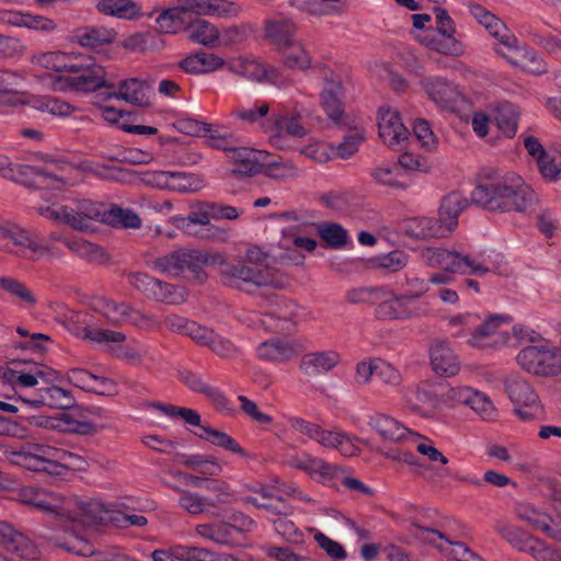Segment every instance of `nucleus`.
Returning a JSON list of instances; mask_svg holds the SVG:
<instances>
[{
	"label": "nucleus",
	"instance_id": "obj_1",
	"mask_svg": "<svg viewBox=\"0 0 561 561\" xmlns=\"http://www.w3.org/2000/svg\"><path fill=\"white\" fill-rule=\"evenodd\" d=\"M472 203L494 213H526L537 201L535 191L516 173L484 169L471 193Z\"/></svg>",
	"mask_w": 561,
	"mask_h": 561
},
{
	"label": "nucleus",
	"instance_id": "obj_2",
	"mask_svg": "<svg viewBox=\"0 0 561 561\" xmlns=\"http://www.w3.org/2000/svg\"><path fill=\"white\" fill-rule=\"evenodd\" d=\"M220 280L225 286L255 294L260 288L271 287L283 289L286 282L283 275L271 266H250L243 261L222 262L220 265Z\"/></svg>",
	"mask_w": 561,
	"mask_h": 561
},
{
	"label": "nucleus",
	"instance_id": "obj_3",
	"mask_svg": "<svg viewBox=\"0 0 561 561\" xmlns=\"http://www.w3.org/2000/svg\"><path fill=\"white\" fill-rule=\"evenodd\" d=\"M218 257V254H210L201 250L180 249L156 259L153 266L170 276L188 273L193 278L204 282L206 279L204 266L215 263Z\"/></svg>",
	"mask_w": 561,
	"mask_h": 561
},
{
	"label": "nucleus",
	"instance_id": "obj_4",
	"mask_svg": "<svg viewBox=\"0 0 561 561\" xmlns=\"http://www.w3.org/2000/svg\"><path fill=\"white\" fill-rule=\"evenodd\" d=\"M0 250L33 261L44 255L59 256L41 243L34 231L13 222L0 225Z\"/></svg>",
	"mask_w": 561,
	"mask_h": 561
},
{
	"label": "nucleus",
	"instance_id": "obj_5",
	"mask_svg": "<svg viewBox=\"0 0 561 561\" xmlns=\"http://www.w3.org/2000/svg\"><path fill=\"white\" fill-rule=\"evenodd\" d=\"M56 320L71 334L96 343H122L126 340L122 332L98 328L95 317L89 312L64 307Z\"/></svg>",
	"mask_w": 561,
	"mask_h": 561
},
{
	"label": "nucleus",
	"instance_id": "obj_6",
	"mask_svg": "<svg viewBox=\"0 0 561 561\" xmlns=\"http://www.w3.org/2000/svg\"><path fill=\"white\" fill-rule=\"evenodd\" d=\"M504 389L514 404V414L523 422L545 420V408L533 386L518 374L504 380Z\"/></svg>",
	"mask_w": 561,
	"mask_h": 561
},
{
	"label": "nucleus",
	"instance_id": "obj_7",
	"mask_svg": "<svg viewBox=\"0 0 561 561\" xmlns=\"http://www.w3.org/2000/svg\"><path fill=\"white\" fill-rule=\"evenodd\" d=\"M69 72L73 76L66 78V82L71 90L84 93L102 88L115 90V84L107 79L105 68L90 56L75 57Z\"/></svg>",
	"mask_w": 561,
	"mask_h": 561
},
{
	"label": "nucleus",
	"instance_id": "obj_8",
	"mask_svg": "<svg viewBox=\"0 0 561 561\" xmlns=\"http://www.w3.org/2000/svg\"><path fill=\"white\" fill-rule=\"evenodd\" d=\"M257 298V306L264 309V324L276 332L291 331L296 328L300 307L294 300L266 291H260Z\"/></svg>",
	"mask_w": 561,
	"mask_h": 561
},
{
	"label": "nucleus",
	"instance_id": "obj_9",
	"mask_svg": "<svg viewBox=\"0 0 561 561\" xmlns=\"http://www.w3.org/2000/svg\"><path fill=\"white\" fill-rule=\"evenodd\" d=\"M516 359L527 373L541 377L561 375V354L548 343L524 347Z\"/></svg>",
	"mask_w": 561,
	"mask_h": 561
},
{
	"label": "nucleus",
	"instance_id": "obj_10",
	"mask_svg": "<svg viewBox=\"0 0 561 561\" xmlns=\"http://www.w3.org/2000/svg\"><path fill=\"white\" fill-rule=\"evenodd\" d=\"M422 259L428 266L440 267L449 273L484 275L489 272L488 267L476 263L470 256L443 248L424 249Z\"/></svg>",
	"mask_w": 561,
	"mask_h": 561
},
{
	"label": "nucleus",
	"instance_id": "obj_11",
	"mask_svg": "<svg viewBox=\"0 0 561 561\" xmlns=\"http://www.w3.org/2000/svg\"><path fill=\"white\" fill-rule=\"evenodd\" d=\"M323 75L324 89L321 92L322 106L329 118L339 127L343 125L344 108L342 99L344 89L340 77L325 65L318 64L313 67Z\"/></svg>",
	"mask_w": 561,
	"mask_h": 561
},
{
	"label": "nucleus",
	"instance_id": "obj_12",
	"mask_svg": "<svg viewBox=\"0 0 561 561\" xmlns=\"http://www.w3.org/2000/svg\"><path fill=\"white\" fill-rule=\"evenodd\" d=\"M430 99L445 111L456 112L465 98L457 85L440 77H427L421 81Z\"/></svg>",
	"mask_w": 561,
	"mask_h": 561
},
{
	"label": "nucleus",
	"instance_id": "obj_13",
	"mask_svg": "<svg viewBox=\"0 0 561 561\" xmlns=\"http://www.w3.org/2000/svg\"><path fill=\"white\" fill-rule=\"evenodd\" d=\"M527 153L536 161L539 173L548 182H557L561 176V161L557 153L548 151L534 136L523 139Z\"/></svg>",
	"mask_w": 561,
	"mask_h": 561
},
{
	"label": "nucleus",
	"instance_id": "obj_14",
	"mask_svg": "<svg viewBox=\"0 0 561 561\" xmlns=\"http://www.w3.org/2000/svg\"><path fill=\"white\" fill-rule=\"evenodd\" d=\"M469 11L476 21L497 41L495 47L516 49V36L502 20L478 3H470Z\"/></svg>",
	"mask_w": 561,
	"mask_h": 561
},
{
	"label": "nucleus",
	"instance_id": "obj_15",
	"mask_svg": "<svg viewBox=\"0 0 561 561\" xmlns=\"http://www.w3.org/2000/svg\"><path fill=\"white\" fill-rule=\"evenodd\" d=\"M410 409L424 417H433L442 408L439 383L421 382L407 396Z\"/></svg>",
	"mask_w": 561,
	"mask_h": 561
},
{
	"label": "nucleus",
	"instance_id": "obj_16",
	"mask_svg": "<svg viewBox=\"0 0 561 561\" xmlns=\"http://www.w3.org/2000/svg\"><path fill=\"white\" fill-rule=\"evenodd\" d=\"M302 352L296 340L273 337L259 344L256 353L260 359L270 363L285 364L297 358Z\"/></svg>",
	"mask_w": 561,
	"mask_h": 561
},
{
	"label": "nucleus",
	"instance_id": "obj_17",
	"mask_svg": "<svg viewBox=\"0 0 561 561\" xmlns=\"http://www.w3.org/2000/svg\"><path fill=\"white\" fill-rule=\"evenodd\" d=\"M390 298L379 302L375 317L381 321L408 320L426 314L424 308H411V304L401 294L389 293Z\"/></svg>",
	"mask_w": 561,
	"mask_h": 561
},
{
	"label": "nucleus",
	"instance_id": "obj_18",
	"mask_svg": "<svg viewBox=\"0 0 561 561\" xmlns=\"http://www.w3.org/2000/svg\"><path fill=\"white\" fill-rule=\"evenodd\" d=\"M180 380L193 392L204 394L214 407L221 412H232V407L226 394L216 387L208 385L202 375L192 371H180Z\"/></svg>",
	"mask_w": 561,
	"mask_h": 561
},
{
	"label": "nucleus",
	"instance_id": "obj_19",
	"mask_svg": "<svg viewBox=\"0 0 561 561\" xmlns=\"http://www.w3.org/2000/svg\"><path fill=\"white\" fill-rule=\"evenodd\" d=\"M263 152L247 147H236L228 151V160L231 164L230 172L238 178H250L261 174Z\"/></svg>",
	"mask_w": 561,
	"mask_h": 561
},
{
	"label": "nucleus",
	"instance_id": "obj_20",
	"mask_svg": "<svg viewBox=\"0 0 561 561\" xmlns=\"http://www.w3.org/2000/svg\"><path fill=\"white\" fill-rule=\"evenodd\" d=\"M515 47L516 49L494 47V50L514 67H522L523 69L536 75H541L547 71L546 62L534 49H530L527 46H520L517 38Z\"/></svg>",
	"mask_w": 561,
	"mask_h": 561
},
{
	"label": "nucleus",
	"instance_id": "obj_21",
	"mask_svg": "<svg viewBox=\"0 0 561 561\" xmlns=\"http://www.w3.org/2000/svg\"><path fill=\"white\" fill-rule=\"evenodd\" d=\"M378 130L379 137L389 147L407 140L410 135L409 129L401 122L400 113L391 108L379 111Z\"/></svg>",
	"mask_w": 561,
	"mask_h": 561
},
{
	"label": "nucleus",
	"instance_id": "obj_22",
	"mask_svg": "<svg viewBox=\"0 0 561 561\" xmlns=\"http://www.w3.org/2000/svg\"><path fill=\"white\" fill-rule=\"evenodd\" d=\"M106 208L107 207L103 204L83 199L77 203L76 208L69 207V209H65V216L68 221H71L72 229L87 231L90 228V220L104 224Z\"/></svg>",
	"mask_w": 561,
	"mask_h": 561
},
{
	"label": "nucleus",
	"instance_id": "obj_23",
	"mask_svg": "<svg viewBox=\"0 0 561 561\" xmlns=\"http://www.w3.org/2000/svg\"><path fill=\"white\" fill-rule=\"evenodd\" d=\"M430 359L433 370L443 377L455 376L460 369V363L446 340L432 342Z\"/></svg>",
	"mask_w": 561,
	"mask_h": 561
},
{
	"label": "nucleus",
	"instance_id": "obj_24",
	"mask_svg": "<svg viewBox=\"0 0 561 561\" xmlns=\"http://www.w3.org/2000/svg\"><path fill=\"white\" fill-rule=\"evenodd\" d=\"M19 399L35 408L46 405L51 409L67 410L76 405V399L71 391L54 385L39 388L37 397L33 400L22 397Z\"/></svg>",
	"mask_w": 561,
	"mask_h": 561
},
{
	"label": "nucleus",
	"instance_id": "obj_25",
	"mask_svg": "<svg viewBox=\"0 0 561 561\" xmlns=\"http://www.w3.org/2000/svg\"><path fill=\"white\" fill-rule=\"evenodd\" d=\"M297 25L290 19L267 20L264 24L266 39L275 45L279 51L294 46Z\"/></svg>",
	"mask_w": 561,
	"mask_h": 561
},
{
	"label": "nucleus",
	"instance_id": "obj_26",
	"mask_svg": "<svg viewBox=\"0 0 561 561\" xmlns=\"http://www.w3.org/2000/svg\"><path fill=\"white\" fill-rule=\"evenodd\" d=\"M341 362V355L334 350L311 352L305 354L299 363V369L307 376L325 375Z\"/></svg>",
	"mask_w": 561,
	"mask_h": 561
},
{
	"label": "nucleus",
	"instance_id": "obj_27",
	"mask_svg": "<svg viewBox=\"0 0 561 561\" xmlns=\"http://www.w3.org/2000/svg\"><path fill=\"white\" fill-rule=\"evenodd\" d=\"M288 465L306 471L311 477L319 474L323 480H332L341 472L339 467L308 454L293 456L288 459Z\"/></svg>",
	"mask_w": 561,
	"mask_h": 561
},
{
	"label": "nucleus",
	"instance_id": "obj_28",
	"mask_svg": "<svg viewBox=\"0 0 561 561\" xmlns=\"http://www.w3.org/2000/svg\"><path fill=\"white\" fill-rule=\"evenodd\" d=\"M469 206V201L458 192L447 194L439 207L438 221L446 228V234L458 224V216Z\"/></svg>",
	"mask_w": 561,
	"mask_h": 561
},
{
	"label": "nucleus",
	"instance_id": "obj_29",
	"mask_svg": "<svg viewBox=\"0 0 561 561\" xmlns=\"http://www.w3.org/2000/svg\"><path fill=\"white\" fill-rule=\"evenodd\" d=\"M148 84L137 78L123 80L118 84V91L112 90L106 93L105 99L124 100L130 104L145 106L148 105L147 96Z\"/></svg>",
	"mask_w": 561,
	"mask_h": 561
},
{
	"label": "nucleus",
	"instance_id": "obj_30",
	"mask_svg": "<svg viewBox=\"0 0 561 561\" xmlns=\"http://www.w3.org/2000/svg\"><path fill=\"white\" fill-rule=\"evenodd\" d=\"M99 310L103 318L113 325H121L124 323H138L142 316L134 310L125 302H115L112 300H102L99 302Z\"/></svg>",
	"mask_w": 561,
	"mask_h": 561
},
{
	"label": "nucleus",
	"instance_id": "obj_31",
	"mask_svg": "<svg viewBox=\"0 0 561 561\" xmlns=\"http://www.w3.org/2000/svg\"><path fill=\"white\" fill-rule=\"evenodd\" d=\"M404 233L413 239L444 238L446 228L436 218L415 217L408 219L403 226Z\"/></svg>",
	"mask_w": 561,
	"mask_h": 561
},
{
	"label": "nucleus",
	"instance_id": "obj_32",
	"mask_svg": "<svg viewBox=\"0 0 561 561\" xmlns=\"http://www.w3.org/2000/svg\"><path fill=\"white\" fill-rule=\"evenodd\" d=\"M512 319L510 316H491L485 319L482 323L476 324L474 331L471 332V337L468 340V344L473 347H489L492 345V337L500 328L501 324L510 322Z\"/></svg>",
	"mask_w": 561,
	"mask_h": 561
},
{
	"label": "nucleus",
	"instance_id": "obj_33",
	"mask_svg": "<svg viewBox=\"0 0 561 561\" xmlns=\"http://www.w3.org/2000/svg\"><path fill=\"white\" fill-rule=\"evenodd\" d=\"M370 176L376 184L388 186L392 190H407L410 186L408 172L399 167H377L370 170Z\"/></svg>",
	"mask_w": 561,
	"mask_h": 561
},
{
	"label": "nucleus",
	"instance_id": "obj_34",
	"mask_svg": "<svg viewBox=\"0 0 561 561\" xmlns=\"http://www.w3.org/2000/svg\"><path fill=\"white\" fill-rule=\"evenodd\" d=\"M368 425L382 438L392 442L403 439L409 433V430L405 426L386 414H375L370 416Z\"/></svg>",
	"mask_w": 561,
	"mask_h": 561
},
{
	"label": "nucleus",
	"instance_id": "obj_35",
	"mask_svg": "<svg viewBox=\"0 0 561 561\" xmlns=\"http://www.w3.org/2000/svg\"><path fill=\"white\" fill-rule=\"evenodd\" d=\"M224 65V59L207 53H197L195 55L187 56L182 59L179 64L180 68L193 75L205 73L214 71Z\"/></svg>",
	"mask_w": 561,
	"mask_h": 561
},
{
	"label": "nucleus",
	"instance_id": "obj_36",
	"mask_svg": "<svg viewBox=\"0 0 561 561\" xmlns=\"http://www.w3.org/2000/svg\"><path fill=\"white\" fill-rule=\"evenodd\" d=\"M96 9L105 15L124 20H136L141 15L140 7L131 0H101Z\"/></svg>",
	"mask_w": 561,
	"mask_h": 561
},
{
	"label": "nucleus",
	"instance_id": "obj_37",
	"mask_svg": "<svg viewBox=\"0 0 561 561\" xmlns=\"http://www.w3.org/2000/svg\"><path fill=\"white\" fill-rule=\"evenodd\" d=\"M520 111L517 105L502 102L495 108V122L499 129L508 138L516 135Z\"/></svg>",
	"mask_w": 561,
	"mask_h": 561
},
{
	"label": "nucleus",
	"instance_id": "obj_38",
	"mask_svg": "<svg viewBox=\"0 0 561 561\" xmlns=\"http://www.w3.org/2000/svg\"><path fill=\"white\" fill-rule=\"evenodd\" d=\"M199 438L209 442L210 444L229 450L233 454L249 458V453L243 449L234 438L225 432L213 428L210 426H201V432L195 433Z\"/></svg>",
	"mask_w": 561,
	"mask_h": 561
},
{
	"label": "nucleus",
	"instance_id": "obj_39",
	"mask_svg": "<svg viewBox=\"0 0 561 561\" xmlns=\"http://www.w3.org/2000/svg\"><path fill=\"white\" fill-rule=\"evenodd\" d=\"M104 224L125 229H138L141 227V218L131 209H124L117 205L106 208Z\"/></svg>",
	"mask_w": 561,
	"mask_h": 561
},
{
	"label": "nucleus",
	"instance_id": "obj_40",
	"mask_svg": "<svg viewBox=\"0 0 561 561\" xmlns=\"http://www.w3.org/2000/svg\"><path fill=\"white\" fill-rule=\"evenodd\" d=\"M116 33L114 30H110L103 26L100 27H88L82 31H78L76 34L77 42L89 48H96L105 44H111L115 41Z\"/></svg>",
	"mask_w": 561,
	"mask_h": 561
},
{
	"label": "nucleus",
	"instance_id": "obj_41",
	"mask_svg": "<svg viewBox=\"0 0 561 561\" xmlns=\"http://www.w3.org/2000/svg\"><path fill=\"white\" fill-rule=\"evenodd\" d=\"M283 51V65L287 69L306 72L312 68V57L304 44L295 43L294 46Z\"/></svg>",
	"mask_w": 561,
	"mask_h": 561
},
{
	"label": "nucleus",
	"instance_id": "obj_42",
	"mask_svg": "<svg viewBox=\"0 0 561 561\" xmlns=\"http://www.w3.org/2000/svg\"><path fill=\"white\" fill-rule=\"evenodd\" d=\"M495 529L510 545L520 552H527L535 539V537L523 529L506 523H497Z\"/></svg>",
	"mask_w": 561,
	"mask_h": 561
},
{
	"label": "nucleus",
	"instance_id": "obj_43",
	"mask_svg": "<svg viewBox=\"0 0 561 561\" xmlns=\"http://www.w3.org/2000/svg\"><path fill=\"white\" fill-rule=\"evenodd\" d=\"M75 57L62 51L38 53L32 57L33 64L57 72L70 70Z\"/></svg>",
	"mask_w": 561,
	"mask_h": 561
},
{
	"label": "nucleus",
	"instance_id": "obj_44",
	"mask_svg": "<svg viewBox=\"0 0 561 561\" xmlns=\"http://www.w3.org/2000/svg\"><path fill=\"white\" fill-rule=\"evenodd\" d=\"M195 533L217 545H230L233 541L231 527L225 522L199 524L195 527Z\"/></svg>",
	"mask_w": 561,
	"mask_h": 561
},
{
	"label": "nucleus",
	"instance_id": "obj_45",
	"mask_svg": "<svg viewBox=\"0 0 561 561\" xmlns=\"http://www.w3.org/2000/svg\"><path fill=\"white\" fill-rule=\"evenodd\" d=\"M186 296L187 294L184 287L158 279L149 298L164 304L180 305L186 300Z\"/></svg>",
	"mask_w": 561,
	"mask_h": 561
},
{
	"label": "nucleus",
	"instance_id": "obj_46",
	"mask_svg": "<svg viewBox=\"0 0 561 561\" xmlns=\"http://www.w3.org/2000/svg\"><path fill=\"white\" fill-rule=\"evenodd\" d=\"M19 495L21 502L34 506L35 508L44 512H56L57 504L54 503L53 495L45 490L26 486L21 489Z\"/></svg>",
	"mask_w": 561,
	"mask_h": 561
},
{
	"label": "nucleus",
	"instance_id": "obj_47",
	"mask_svg": "<svg viewBox=\"0 0 561 561\" xmlns=\"http://www.w3.org/2000/svg\"><path fill=\"white\" fill-rule=\"evenodd\" d=\"M158 31L165 34H175L184 30L186 19L180 7L171 8L163 11L156 20Z\"/></svg>",
	"mask_w": 561,
	"mask_h": 561
},
{
	"label": "nucleus",
	"instance_id": "obj_48",
	"mask_svg": "<svg viewBox=\"0 0 561 561\" xmlns=\"http://www.w3.org/2000/svg\"><path fill=\"white\" fill-rule=\"evenodd\" d=\"M300 115H277L273 116V123L276 130V134L273 136V139H278L282 133H286L289 136L302 138L306 136L307 130L302 126Z\"/></svg>",
	"mask_w": 561,
	"mask_h": 561
},
{
	"label": "nucleus",
	"instance_id": "obj_49",
	"mask_svg": "<svg viewBox=\"0 0 561 561\" xmlns=\"http://www.w3.org/2000/svg\"><path fill=\"white\" fill-rule=\"evenodd\" d=\"M188 38L204 46L215 44L219 38L218 30L206 20H196L187 28Z\"/></svg>",
	"mask_w": 561,
	"mask_h": 561
},
{
	"label": "nucleus",
	"instance_id": "obj_50",
	"mask_svg": "<svg viewBox=\"0 0 561 561\" xmlns=\"http://www.w3.org/2000/svg\"><path fill=\"white\" fill-rule=\"evenodd\" d=\"M318 234L331 248H341L346 244L348 234L337 222H321L318 225Z\"/></svg>",
	"mask_w": 561,
	"mask_h": 561
},
{
	"label": "nucleus",
	"instance_id": "obj_51",
	"mask_svg": "<svg viewBox=\"0 0 561 561\" xmlns=\"http://www.w3.org/2000/svg\"><path fill=\"white\" fill-rule=\"evenodd\" d=\"M163 45L160 36L156 33H136L129 36L125 42V47L133 51H148L153 50Z\"/></svg>",
	"mask_w": 561,
	"mask_h": 561
},
{
	"label": "nucleus",
	"instance_id": "obj_52",
	"mask_svg": "<svg viewBox=\"0 0 561 561\" xmlns=\"http://www.w3.org/2000/svg\"><path fill=\"white\" fill-rule=\"evenodd\" d=\"M206 490L213 493L211 496L206 497L209 507H217L219 504H230L236 499L234 493L225 481H207Z\"/></svg>",
	"mask_w": 561,
	"mask_h": 561
},
{
	"label": "nucleus",
	"instance_id": "obj_53",
	"mask_svg": "<svg viewBox=\"0 0 561 561\" xmlns=\"http://www.w3.org/2000/svg\"><path fill=\"white\" fill-rule=\"evenodd\" d=\"M442 408L453 407L456 404H466L470 402L472 388L469 387H450L446 383H439Z\"/></svg>",
	"mask_w": 561,
	"mask_h": 561
},
{
	"label": "nucleus",
	"instance_id": "obj_54",
	"mask_svg": "<svg viewBox=\"0 0 561 561\" xmlns=\"http://www.w3.org/2000/svg\"><path fill=\"white\" fill-rule=\"evenodd\" d=\"M173 553L181 561H219V556L206 548L176 545Z\"/></svg>",
	"mask_w": 561,
	"mask_h": 561
},
{
	"label": "nucleus",
	"instance_id": "obj_55",
	"mask_svg": "<svg viewBox=\"0 0 561 561\" xmlns=\"http://www.w3.org/2000/svg\"><path fill=\"white\" fill-rule=\"evenodd\" d=\"M261 174L274 180H286L298 175V169L289 160H275L268 163H263V171Z\"/></svg>",
	"mask_w": 561,
	"mask_h": 561
},
{
	"label": "nucleus",
	"instance_id": "obj_56",
	"mask_svg": "<svg viewBox=\"0 0 561 561\" xmlns=\"http://www.w3.org/2000/svg\"><path fill=\"white\" fill-rule=\"evenodd\" d=\"M59 374L56 370L46 369L41 367L38 364H33L30 371H20L18 376V383L23 387H34L38 383V378L46 381L57 380Z\"/></svg>",
	"mask_w": 561,
	"mask_h": 561
},
{
	"label": "nucleus",
	"instance_id": "obj_57",
	"mask_svg": "<svg viewBox=\"0 0 561 561\" xmlns=\"http://www.w3.org/2000/svg\"><path fill=\"white\" fill-rule=\"evenodd\" d=\"M173 490L181 494L179 505L190 514H201L206 510V507H208L206 497L187 490H182L178 486H174Z\"/></svg>",
	"mask_w": 561,
	"mask_h": 561
},
{
	"label": "nucleus",
	"instance_id": "obj_58",
	"mask_svg": "<svg viewBox=\"0 0 561 561\" xmlns=\"http://www.w3.org/2000/svg\"><path fill=\"white\" fill-rule=\"evenodd\" d=\"M36 108L41 112H47L53 116H70L76 107L68 102L54 96H45L37 102Z\"/></svg>",
	"mask_w": 561,
	"mask_h": 561
},
{
	"label": "nucleus",
	"instance_id": "obj_59",
	"mask_svg": "<svg viewBox=\"0 0 561 561\" xmlns=\"http://www.w3.org/2000/svg\"><path fill=\"white\" fill-rule=\"evenodd\" d=\"M517 515L520 519L527 522L536 529H540L543 533L550 530L551 517L545 513L536 511L531 506L520 505L517 508Z\"/></svg>",
	"mask_w": 561,
	"mask_h": 561
},
{
	"label": "nucleus",
	"instance_id": "obj_60",
	"mask_svg": "<svg viewBox=\"0 0 561 561\" xmlns=\"http://www.w3.org/2000/svg\"><path fill=\"white\" fill-rule=\"evenodd\" d=\"M483 420L491 421L496 416V409L492 401L482 392L472 389L470 402L467 403Z\"/></svg>",
	"mask_w": 561,
	"mask_h": 561
},
{
	"label": "nucleus",
	"instance_id": "obj_61",
	"mask_svg": "<svg viewBox=\"0 0 561 561\" xmlns=\"http://www.w3.org/2000/svg\"><path fill=\"white\" fill-rule=\"evenodd\" d=\"M267 64H262L256 60H241L233 65L234 71L243 78L256 82H263L266 77Z\"/></svg>",
	"mask_w": 561,
	"mask_h": 561
},
{
	"label": "nucleus",
	"instance_id": "obj_62",
	"mask_svg": "<svg viewBox=\"0 0 561 561\" xmlns=\"http://www.w3.org/2000/svg\"><path fill=\"white\" fill-rule=\"evenodd\" d=\"M270 112V104L265 101H256L252 107H237L232 111V115L243 122L253 124L265 117Z\"/></svg>",
	"mask_w": 561,
	"mask_h": 561
},
{
	"label": "nucleus",
	"instance_id": "obj_63",
	"mask_svg": "<svg viewBox=\"0 0 561 561\" xmlns=\"http://www.w3.org/2000/svg\"><path fill=\"white\" fill-rule=\"evenodd\" d=\"M67 380L77 388L83 391H96L95 380L96 375L83 369L71 368L67 371Z\"/></svg>",
	"mask_w": 561,
	"mask_h": 561
},
{
	"label": "nucleus",
	"instance_id": "obj_64",
	"mask_svg": "<svg viewBox=\"0 0 561 561\" xmlns=\"http://www.w3.org/2000/svg\"><path fill=\"white\" fill-rule=\"evenodd\" d=\"M201 187V180L192 173L172 172L171 191L175 192H195Z\"/></svg>",
	"mask_w": 561,
	"mask_h": 561
}]
</instances>
